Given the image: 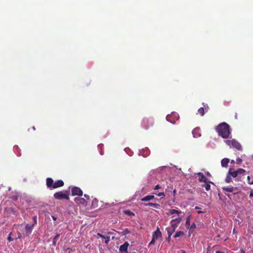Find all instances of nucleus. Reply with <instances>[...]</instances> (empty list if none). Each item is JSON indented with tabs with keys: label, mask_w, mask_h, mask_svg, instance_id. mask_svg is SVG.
<instances>
[{
	"label": "nucleus",
	"mask_w": 253,
	"mask_h": 253,
	"mask_svg": "<svg viewBox=\"0 0 253 253\" xmlns=\"http://www.w3.org/2000/svg\"><path fill=\"white\" fill-rule=\"evenodd\" d=\"M161 237V232L159 228H157V230L153 233L152 239L158 240V238Z\"/></svg>",
	"instance_id": "f8f14e48"
},
{
	"label": "nucleus",
	"mask_w": 253,
	"mask_h": 253,
	"mask_svg": "<svg viewBox=\"0 0 253 253\" xmlns=\"http://www.w3.org/2000/svg\"><path fill=\"white\" fill-rule=\"evenodd\" d=\"M145 207H152L155 209H159L160 208V205L157 203H148L146 204H143Z\"/></svg>",
	"instance_id": "f3484780"
},
{
	"label": "nucleus",
	"mask_w": 253,
	"mask_h": 253,
	"mask_svg": "<svg viewBox=\"0 0 253 253\" xmlns=\"http://www.w3.org/2000/svg\"><path fill=\"white\" fill-rule=\"evenodd\" d=\"M229 159L228 158H223L221 161V165L223 168H227L228 167Z\"/></svg>",
	"instance_id": "a211bd4d"
},
{
	"label": "nucleus",
	"mask_w": 253,
	"mask_h": 253,
	"mask_svg": "<svg viewBox=\"0 0 253 253\" xmlns=\"http://www.w3.org/2000/svg\"><path fill=\"white\" fill-rule=\"evenodd\" d=\"M46 185L49 189L58 188L64 186V182L62 180H58L55 182L51 177H47L46 179Z\"/></svg>",
	"instance_id": "f03ea898"
},
{
	"label": "nucleus",
	"mask_w": 253,
	"mask_h": 253,
	"mask_svg": "<svg viewBox=\"0 0 253 253\" xmlns=\"http://www.w3.org/2000/svg\"><path fill=\"white\" fill-rule=\"evenodd\" d=\"M232 177L230 176L229 175H226V178H225V182L227 183H229L230 182H232Z\"/></svg>",
	"instance_id": "cd10ccee"
},
{
	"label": "nucleus",
	"mask_w": 253,
	"mask_h": 253,
	"mask_svg": "<svg viewBox=\"0 0 253 253\" xmlns=\"http://www.w3.org/2000/svg\"><path fill=\"white\" fill-rule=\"evenodd\" d=\"M52 218H53V220H56V218L55 216H52Z\"/></svg>",
	"instance_id": "a18cd8bd"
},
{
	"label": "nucleus",
	"mask_w": 253,
	"mask_h": 253,
	"mask_svg": "<svg viewBox=\"0 0 253 253\" xmlns=\"http://www.w3.org/2000/svg\"><path fill=\"white\" fill-rule=\"evenodd\" d=\"M205 109L204 107H200L199 110H198V112L200 114V116H203L205 114Z\"/></svg>",
	"instance_id": "a878e982"
},
{
	"label": "nucleus",
	"mask_w": 253,
	"mask_h": 253,
	"mask_svg": "<svg viewBox=\"0 0 253 253\" xmlns=\"http://www.w3.org/2000/svg\"><path fill=\"white\" fill-rule=\"evenodd\" d=\"M222 190L228 193H233L234 195L239 193V189L237 188L234 187L232 186H223L222 187Z\"/></svg>",
	"instance_id": "6e6552de"
},
{
	"label": "nucleus",
	"mask_w": 253,
	"mask_h": 253,
	"mask_svg": "<svg viewBox=\"0 0 253 253\" xmlns=\"http://www.w3.org/2000/svg\"><path fill=\"white\" fill-rule=\"evenodd\" d=\"M156 239H152V241H150L149 244H148V246H150L152 245H154L155 244V241Z\"/></svg>",
	"instance_id": "2f4dec72"
},
{
	"label": "nucleus",
	"mask_w": 253,
	"mask_h": 253,
	"mask_svg": "<svg viewBox=\"0 0 253 253\" xmlns=\"http://www.w3.org/2000/svg\"><path fill=\"white\" fill-rule=\"evenodd\" d=\"M242 162V160L241 158H237V159H236V163H237V165L241 164Z\"/></svg>",
	"instance_id": "7c9ffc66"
},
{
	"label": "nucleus",
	"mask_w": 253,
	"mask_h": 253,
	"mask_svg": "<svg viewBox=\"0 0 253 253\" xmlns=\"http://www.w3.org/2000/svg\"><path fill=\"white\" fill-rule=\"evenodd\" d=\"M32 128H33V129H34V130H35V129H36L35 126H33V127H32Z\"/></svg>",
	"instance_id": "8fccbe9b"
},
{
	"label": "nucleus",
	"mask_w": 253,
	"mask_h": 253,
	"mask_svg": "<svg viewBox=\"0 0 253 253\" xmlns=\"http://www.w3.org/2000/svg\"><path fill=\"white\" fill-rule=\"evenodd\" d=\"M171 240V235H168V237L166 238V241H168L169 243L170 242Z\"/></svg>",
	"instance_id": "e433bc0d"
},
{
	"label": "nucleus",
	"mask_w": 253,
	"mask_h": 253,
	"mask_svg": "<svg viewBox=\"0 0 253 253\" xmlns=\"http://www.w3.org/2000/svg\"><path fill=\"white\" fill-rule=\"evenodd\" d=\"M124 214L128 216H134V213L129 210H125L124 211Z\"/></svg>",
	"instance_id": "393cba45"
},
{
	"label": "nucleus",
	"mask_w": 253,
	"mask_h": 253,
	"mask_svg": "<svg viewBox=\"0 0 253 253\" xmlns=\"http://www.w3.org/2000/svg\"><path fill=\"white\" fill-rule=\"evenodd\" d=\"M185 253V252H183V253Z\"/></svg>",
	"instance_id": "603ef678"
},
{
	"label": "nucleus",
	"mask_w": 253,
	"mask_h": 253,
	"mask_svg": "<svg viewBox=\"0 0 253 253\" xmlns=\"http://www.w3.org/2000/svg\"><path fill=\"white\" fill-rule=\"evenodd\" d=\"M183 235H184V232L183 231H178L175 233V235H174V238H178V237L182 236Z\"/></svg>",
	"instance_id": "b1692460"
},
{
	"label": "nucleus",
	"mask_w": 253,
	"mask_h": 253,
	"mask_svg": "<svg viewBox=\"0 0 253 253\" xmlns=\"http://www.w3.org/2000/svg\"><path fill=\"white\" fill-rule=\"evenodd\" d=\"M68 192L60 191L58 192L55 193L53 194V197L57 200L65 199L67 200H69Z\"/></svg>",
	"instance_id": "20e7f679"
},
{
	"label": "nucleus",
	"mask_w": 253,
	"mask_h": 253,
	"mask_svg": "<svg viewBox=\"0 0 253 253\" xmlns=\"http://www.w3.org/2000/svg\"><path fill=\"white\" fill-rule=\"evenodd\" d=\"M197 175H199V181L200 182H205V183L208 182L207 177H206L203 173H202V172L197 173Z\"/></svg>",
	"instance_id": "ddd939ff"
},
{
	"label": "nucleus",
	"mask_w": 253,
	"mask_h": 253,
	"mask_svg": "<svg viewBox=\"0 0 253 253\" xmlns=\"http://www.w3.org/2000/svg\"><path fill=\"white\" fill-rule=\"evenodd\" d=\"M84 197L86 198V199H89V196L86 194H84Z\"/></svg>",
	"instance_id": "a19ab883"
},
{
	"label": "nucleus",
	"mask_w": 253,
	"mask_h": 253,
	"mask_svg": "<svg viewBox=\"0 0 253 253\" xmlns=\"http://www.w3.org/2000/svg\"><path fill=\"white\" fill-rule=\"evenodd\" d=\"M173 214H176L177 215L179 216V215L181 214V211L176 210H169V213H168V215H173Z\"/></svg>",
	"instance_id": "412c9836"
},
{
	"label": "nucleus",
	"mask_w": 253,
	"mask_h": 253,
	"mask_svg": "<svg viewBox=\"0 0 253 253\" xmlns=\"http://www.w3.org/2000/svg\"><path fill=\"white\" fill-rule=\"evenodd\" d=\"M97 236L102 238L103 239H105V244H108L109 242L110 241V237L109 236H105L100 233H97Z\"/></svg>",
	"instance_id": "6ab92c4d"
},
{
	"label": "nucleus",
	"mask_w": 253,
	"mask_h": 253,
	"mask_svg": "<svg viewBox=\"0 0 253 253\" xmlns=\"http://www.w3.org/2000/svg\"><path fill=\"white\" fill-rule=\"evenodd\" d=\"M59 237V234H57L56 235L55 237H54V238H53V241H52L53 246H56V241L58 240Z\"/></svg>",
	"instance_id": "bb28decb"
},
{
	"label": "nucleus",
	"mask_w": 253,
	"mask_h": 253,
	"mask_svg": "<svg viewBox=\"0 0 253 253\" xmlns=\"http://www.w3.org/2000/svg\"><path fill=\"white\" fill-rule=\"evenodd\" d=\"M129 243L128 242H125L123 245H121L119 247V252L121 253H128L127 252V248H128Z\"/></svg>",
	"instance_id": "9b49d317"
},
{
	"label": "nucleus",
	"mask_w": 253,
	"mask_h": 253,
	"mask_svg": "<svg viewBox=\"0 0 253 253\" xmlns=\"http://www.w3.org/2000/svg\"><path fill=\"white\" fill-rule=\"evenodd\" d=\"M179 116L178 114L175 112L171 113L170 115H168L166 117V120L169 121L171 124H174L176 120H178Z\"/></svg>",
	"instance_id": "0eeeda50"
},
{
	"label": "nucleus",
	"mask_w": 253,
	"mask_h": 253,
	"mask_svg": "<svg viewBox=\"0 0 253 253\" xmlns=\"http://www.w3.org/2000/svg\"><path fill=\"white\" fill-rule=\"evenodd\" d=\"M155 198V197L152 195H148L147 196L143 197L140 200L141 201H150Z\"/></svg>",
	"instance_id": "aec40b11"
},
{
	"label": "nucleus",
	"mask_w": 253,
	"mask_h": 253,
	"mask_svg": "<svg viewBox=\"0 0 253 253\" xmlns=\"http://www.w3.org/2000/svg\"><path fill=\"white\" fill-rule=\"evenodd\" d=\"M231 164H234V160L231 161Z\"/></svg>",
	"instance_id": "09e8293b"
},
{
	"label": "nucleus",
	"mask_w": 253,
	"mask_h": 253,
	"mask_svg": "<svg viewBox=\"0 0 253 253\" xmlns=\"http://www.w3.org/2000/svg\"><path fill=\"white\" fill-rule=\"evenodd\" d=\"M157 196H158V197H161L165 196V195L164 194V192H160L159 193H158V194H157Z\"/></svg>",
	"instance_id": "f704fd0d"
},
{
	"label": "nucleus",
	"mask_w": 253,
	"mask_h": 253,
	"mask_svg": "<svg viewBox=\"0 0 253 253\" xmlns=\"http://www.w3.org/2000/svg\"><path fill=\"white\" fill-rule=\"evenodd\" d=\"M8 240L9 242H11V241H13V239L12 238H11V233L10 234V235H9V236L8 237Z\"/></svg>",
	"instance_id": "c9c22d12"
},
{
	"label": "nucleus",
	"mask_w": 253,
	"mask_h": 253,
	"mask_svg": "<svg viewBox=\"0 0 253 253\" xmlns=\"http://www.w3.org/2000/svg\"><path fill=\"white\" fill-rule=\"evenodd\" d=\"M142 127L145 129H148L153 125V120L152 118H144L142 121Z\"/></svg>",
	"instance_id": "423d86ee"
},
{
	"label": "nucleus",
	"mask_w": 253,
	"mask_h": 253,
	"mask_svg": "<svg viewBox=\"0 0 253 253\" xmlns=\"http://www.w3.org/2000/svg\"><path fill=\"white\" fill-rule=\"evenodd\" d=\"M193 136L195 138L200 137L201 136L200 129L197 127L192 130Z\"/></svg>",
	"instance_id": "4468645a"
},
{
	"label": "nucleus",
	"mask_w": 253,
	"mask_h": 253,
	"mask_svg": "<svg viewBox=\"0 0 253 253\" xmlns=\"http://www.w3.org/2000/svg\"><path fill=\"white\" fill-rule=\"evenodd\" d=\"M195 209H196V210H199L200 208L198 207H196V208H195Z\"/></svg>",
	"instance_id": "de8ad7c7"
},
{
	"label": "nucleus",
	"mask_w": 253,
	"mask_h": 253,
	"mask_svg": "<svg viewBox=\"0 0 253 253\" xmlns=\"http://www.w3.org/2000/svg\"><path fill=\"white\" fill-rule=\"evenodd\" d=\"M181 217H177L170 221V226H169L174 229H176L177 227L178 226L179 223L181 222Z\"/></svg>",
	"instance_id": "1a4fd4ad"
},
{
	"label": "nucleus",
	"mask_w": 253,
	"mask_h": 253,
	"mask_svg": "<svg viewBox=\"0 0 253 253\" xmlns=\"http://www.w3.org/2000/svg\"><path fill=\"white\" fill-rule=\"evenodd\" d=\"M219 136L223 138H227L230 134L229 126L225 122L221 123L216 127Z\"/></svg>",
	"instance_id": "f257e3e1"
},
{
	"label": "nucleus",
	"mask_w": 253,
	"mask_h": 253,
	"mask_svg": "<svg viewBox=\"0 0 253 253\" xmlns=\"http://www.w3.org/2000/svg\"><path fill=\"white\" fill-rule=\"evenodd\" d=\"M204 107H205V110L206 111V112H208V109H209V107H208V106L207 105V106H205L204 105Z\"/></svg>",
	"instance_id": "ea45409f"
},
{
	"label": "nucleus",
	"mask_w": 253,
	"mask_h": 253,
	"mask_svg": "<svg viewBox=\"0 0 253 253\" xmlns=\"http://www.w3.org/2000/svg\"><path fill=\"white\" fill-rule=\"evenodd\" d=\"M225 142L230 147L235 148L237 150H242V146L236 139L226 140Z\"/></svg>",
	"instance_id": "39448f33"
},
{
	"label": "nucleus",
	"mask_w": 253,
	"mask_h": 253,
	"mask_svg": "<svg viewBox=\"0 0 253 253\" xmlns=\"http://www.w3.org/2000/svg\"><path fill=\"white\" fill-rule=\"evenodd\" d=\"M34 224H27L25 227V230H26L27 235H29L32 232Z\"/></svg>",
	"instance_id": "dca6fc26"
},
{
	"label": "nucleus",
	"mask_w": 253,
	"mask_h": 253,
	"mask_svg": "<svg viewBox=\"0 0 253 253\" xmlns=\"http://www.w3.org/2000/svg\"><path fill=\"white\" fill-rule=\"evenodd\" d=\"M250 176H248V177H247V180H248V183L249 184H253V180H252V181H250Z\"/></svg>",
	"instance_id": "4c0bfd02"
},
{
	"label": "nucleus",
	"mask_w": 253,
	"mask_h": 253,
	"mask_svg": "<svg viewBox=\"0 0 253 253\" xmlns=\"http://www.w3.org/2000/svg\"><path fill=\"white\" fill-rule=\"evenodd\" d=\"M33 220H34V224L32 225H36L37 223V221L36 220V216H34L33 217Z\"/></svg>",
	"instance_id": "72a5a7b5"
},
{
	"label": "nucleus",
	"mask_w": 253,
	"mask_h": 253,
	"mask_svg": "<svg viewBox=\"0 0 253 253\" xmlns=\"http://www.w3.org/2000/svg\"><path fill=\"white\" fill-rule=\"evenodd\" d=\"M245 170L242 169H239L235 170L233 169L230 168L228 170L227 175H229L233 178H237L238 180H240L242 176L245 175Z\"/></svg>",
	"instance_id": "7ed1b4c3"
},
{
	"label": "nucleus",
	"mask_w": 253,
	"mask_h": 253,
	"mask_svg": "<svg viewBox=\"0 0 253 253\" xmlns=\"http://www.w3.org/2000/svg\"><path fill=\"white\" fill-rule=\"evenodd\" d=\"M175 228H171L170 227H168L166 228V230H167L168 235H171L172 234L174 233L175 231Z\"/></svg>",
	"instance_id": "4be33fe9"
},
{
	"label": "nucleus",
	"mask_w": 253,
	"mask_h": 253,
	"mask_svg": "<svg viewBox=\"0 0 253 253\" xmlns=\"http://www.w3.org/2000/svg\"><path fill=\"white\" fill-rule=\"evenodd\" d=\"M197 212H198V213H199V214L203 213H204V212L202 211H198Z\"/></svg>",
	"instance_id": "c03bdc74"
},
{
	"label": "nucleus",
	"mask_w": 253,
	"mask_h": 253,
	"mask_svg": "<svg viewBox=\"0 0 253 253\" xmlns=\"http://www.w3.org/2000/svg\"><path fill=\"white\" fill-rule=\"evenodd\" d=\"M186 227H189L190 226V216L186 217Z\"/></svg>",
	"instance_id": "c85d7f7f"
},
{
	"label": "nucleus",
	"mask_w": 253,
	"mask_h": 253,
	"mask_svg": "<svg viewBox=\"0 0 253 253\" xmlns=\"http://www.w3.org/2000/svg\"><path fill=\"white\" fill-rule=\"evenodd\" d=\"M13 199L14 201H16L17 200V196H14V197H13Z\"/></svg>",
	"instance_id": "37998d69"
},
{
	"label": "nucleus",
	"mask_w": 253,
	"mask_h": 253,
	"mask_svg": "<svg viewBox=\"0 0 253 253\" xmlns=\"http://www.w3.org/2000/svg\"><path fill=\"white\" fill-rule=\"evenodd\" d=\"M202 187H205L206 190L209 191L211 189V185L210 184V182H208L207 183H205V184L202 185Z\"/></svg>",
	"instance_id": "5701e85b"
},
{
	"label": "nucleus",
	"mask_w": 253,
	"mask_h": 253,
	"mask_svg": "<svg viewBox=\"0 0 253 253\" xmlns=\"http://www.w3.org/2000/svg\"><path fill=\"white\" fill-rule=\"evenodd\" d=\"M161 188H162L161 186L160 185H159V184H158V185H156L155 186L154 190H157L159 189H160Z\"/></svg>",
	"instance_id": "473e14b6"
},
{
	"label": "nucleus",
	"mask_w": 253,
	"mask_h": 253,
	"mask_svg": "<svg viewBox=\"0 0 253 253\" xmlns=\"http://www.w3.org/2000/svg\"><path fill=\"white\" fill-rule=\"evenodd\" d=\"M108 234H112V232H108Z\"/></svg>",
	"instance_id": "3c124183"
},
{
	"label": "nucleus",
	"mask_w": 253,
	"mask_h": 253,
	"mask_svg": "<svg viewBox=\"0 0 253 253\" xmlns=\"http://www.w3.org/2000/svg\"><path fill=\"white\" fill-rule=\"evenodd\" d=\"M249 197L250 198L253 197V190H252L251 192H250Z\"/></svg>",
	"instance_id": "58836bf2"
},
{
	"label": "nucleus",
	"mask_w": 253,
	"mask_h": 253,
	"mask_svg": "<svg viewBox=\"0 0 253 253\" xmlns=\"http://www.w3.org/2000/svg\"><path fill=\"white\" fill-rule=\"evenodd\" d=\"M191 228H195V223H194L191 225Z\"/></svg>",
	"instance_id": "79ce46f5"
},
{
	"label": "nucleus",
	"mask_w": 253,
	"mask_h": 253,
	"mask_svg": "<svg viewBox=\"0 0 253 253\" xmlns=\"http://www.w3.org/2000/svg\"><path fill=\"white\" fill-rule=\"evenodd\" d=\"M72 196H82L83 195L82 190L79 187H74L71 190Z\"/></svg>",
	"instance_id": "9d476101"
},
{
	"label": "nucleus",
	"mask_w": 253,
	"mask_h": 253,
	"mask_svg": "<svg viewBox=\"0 0 253 253\" xmlns=\"http://www.w3.org/2000/svg\"><path fill=\"white\" fill-rule=\"evenodd\" d=\"M123 232H124V235H126L129 234L130 233V231L128 228H126L124 230Z\"/></svg>",
	"instance_id": "c756f323"
},
{
	"label": "nucleus",
	"mask_w": 253,
	"mask_h": 253,
	"mask_svg": "<svg viewBox=\"0 0 253 253\" xmlns=\"http://www.w3.org/2000/svg\"><path fill=\"white\" fill-rule=\"evenodd\" d=\"M216 253H223L222 252H220V251H216Z\"/></svg>",
	"instance_id": "49530a36"
},
{
	"label": "nucleus",
	"mask_w": 253,
	"mask_h": 253,
	"mask_svg": "<svg viewBox=\"0 0 253 253\" xmlns=\"http://www.w3.org/2000/svg\"><path fill=\"white\" fill-rule=\"evenodd\" d=\"M75 201L76 203L86 206L87 205V202L84 199L82 198H76L75 199Z\"/></svg>",
	"instance_id": "2eb2a0df"
}]
</instances>
